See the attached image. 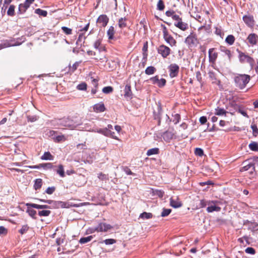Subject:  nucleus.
<instances>
[{
	"mask_svg": "<svg viewBox=\"0 0 258 258\" xmlns=\"http://www.w3.org/2000/svg\"><path fill=\"white\" fill-rule=\"evenodd\" d=\"M26 167L30 169H40V168H43L45 169H48L52 168V164L51 163H41L37 165L27 166Z\"/></svg>",
	"mask_w": 258,
	"mask_h": 258,
	"instance_id": "obj_11",
	"label": "nucleus"
},
{
	"mask_svg": "<svg viewBox=\"0 0 258 258\" xmlns=\"http://www.w3.org/2000/svg\"><path fill=\"white\" fill-rule=\"evenodd\" d=\"M64 239H65L64 237H63V238L60 237V238H56V243L57 245H60V244L63 243L64 242Z\"/></svg>",
	"mask_w": 258,
	"mask_h": 258,
	"instance_id": "obj_61",
	"label": "nucleus"
},
{
	"mask_svg": "<svg viewBox=\"0 0 258 258\" xmlns=\"http://www.w3.org/2000/svg\"><path fill=\"white\" fill-rule=\"evenodd\" d=\"M248 43L250 45L253 46L256 44L258 41V37L255 33H250L247 38Z\"/></svg>",
	"mask_w": 258,
	"mask_h": 258,
	"instance_id": "obj_14",
	"label": "nucleus"
},
{
	"mask_svg": "<svg viewBox=\"0 0 258 258\" xmlns=\"http://www.w3.org/2000/svg\"><path fill=\"white\" fill-rule=\"evenodd\" d=\"M226 113H227V111L223 108H221L218 107L215 110V114L216 115H219V116L223 115H226Z\"/></svg>",
	"mask_w": 258,
	"mask_h": 258,
	"instance_id": "obj_30",
	"label": "nucleus"
},
{
	"mask_svg": "<svg viewBox=\"0 0 258 258\" xmlns=\"http://www.w3.org/2000/svg\"><path fill=\"white\" fill-rule=\"evenodd\" d=\"M37 117L36 115L33 116H27V119L28 121L34 122L37 120Z\"/></svg>",
	"mask_w": 258,
	"mask_h": 258,
	"instance_id": "obj_59",
	"label": "nucleus"
},
{
	"mask_svg": "<svg viewBox=\"0 0 258 258\" xmlns=\"http://www.w3.org/2000/svg\"><path fill=\"white\" fill-rule=\"evenodd\" d=\"M140 217L143 219H150L152 217V214L151 213L143 212L141 214Z\"/></svg>",
	"mask_w": 258,
	"mask_h": 258,
	"instance_id": "obj_37",
	"label": "nucleus"
},
{
	"mask_svg": "<svg viewBox=\"0 0 258 258\" xmlns=\"http://www.w3.org/2000/svg\"><path fill=\"white\" fill-rule=\"evenodd\" d=\"M158 52L164 58H166L170 53V49L165 45H161L158 49Z\"/></svg>",
	"mask_w": 258,
	"mask_h": 258,
	"instance_id": "obj_9",
	"label": "nucleus"
},
{
	"mask_svg": "<svg viewBox=\"0 0 258 258\" xmlns=\"http://www.w3.org/2000/svg\"><path fill=\"white\" fill-rule=\"evenodd\" d=\"M170 205L174 208H177L182 206L181 202L177 197H171L170 199Z\"/></svg>",
	"mask_w": 258,
	"mask_h": 258,
	"instance_id": "obj_15",
	"label": "nucleus"
},
{
	"mask_svg": "<svg viewBox=\"0 0 258 258\" xmlns=\"http://www.w3.org/2000/svg\"><path fill=\"white\" fill-rule=\"evenodd\" d=\"M21 43H22L21 42H18V41L16 42V43H13L12 41L9 42L8 41H6L2 42L0 44V45L1 46V48H3L10 47L11 46L19 45H20L21 44Z\"/></svg>",
	"mask_w": 258,
	"mask_h": 258,
	"instance_id": "obj_18",
	"label": "nucleus"
},
{
	"mask_svg": "<svg viewBox=\"0 0 258 258\" xmlns=\"http://www.w3.org/2000/svg\"><path fill=\"white\" fill-rule=\"evenodd\" d=\"M174 25L182 31L185 30L187 27V24L182 22L181 18H180L179 20H177L176 22H175Z\"/></svg>",
	"mask_w": 258,
	"mask_h": 258,
	"instance_id": "obj_20",
	"label": "nucleus"
},
{
	"mask_svg": "<svg viewBox=\"0 0 258 258\" xmlns=\"http://www.w3.org/2000/svg\"><path fill=\"white\" fill-rule=\"evenodd\" d=\"M164 140L166 142H169L172 139L175 138V135L172 131H167L162 135Z\"/></svg>",
	"mask_w": 258,
	"mask_h": 258,
	"instance_id": "obj_12",
	"label": "nucleus"
},
{
	"mask_svg": "<svg viewBox=\"0 0 258 258\" xmlns=\"http://www.w3.org/2000/svg\"><path fill=\"white\" fill-rule=\"evenodd\" d=\"M159 77L156 76L155 77L151 78L149 80H147V82H150L153 84L157 85L158 82Z\"/></svg>",
	"mask_w": 258,
	"mask_h": 258,
	"instance_id": "obj_40",
	"label": "nucleus"
},
{
	"mask_svg": "<svg viewBox=\"0 0 258 258\" xmlns=\"http://www.w3.org/2000/svg\"><path fill=\"white\" fill-rule=\"evenodd\" d=\"M246 253L251 254H254L255 253V249L250 247H248L246 248L245 250Z\"/></svg>",
	"mask_w": 258,
	"mask_h": 258,
	"instance_id": "obj_53",
	"label": "nucleus"
},
{
	"mask_svg": "<svg viewBox=\"0 0 258 258\" xmlns=\"http://www.w3.org/2000/svg\"><path fill=\"white\" fill-rule=\"evenodd\" d=\"M166 81L165 79H158V83H157V85L159 87H162L163 86H164L166 84Z\"/></svg>",
	"mask_w": 258,
	"mask_h": 258,
	"instance_id": "obj_50",
	"label": "nucleus"
},
{
	"mask_svg": "<svg viewBox=\"0 0 258 258\" xmlns=\"http://www.w3.org/2000/svg\"><path fill=\"white\" fill-rule=\"evenodd\" d=\"M169 76L171 78H174L178 75L179 68V66L175 64L172 63L169 66Z\"/></svg>",
	"mask_w": 258,
	"mask_h": 258,
	"instance_id": "obj_8",
	"label": "nucleus"
},
{
	"mask_svg": "<svg viewBox=\"0 0 258 258\" xmlns=\"http://www.w3.org/2000/svg\"><path fill=\"white\" fill-rule=\"evenodd\" d=\"M108 22V18L105 15H100L97 20V23L99 27H105Z\"/></svg>",
	"mask_w": 258,
	"mask_h": 258,
	"instance_id": "obj_10",
	"label": "nucleus"
},
{
	"mask_svg": "<svg viewBox=\"0 0 258 258\" xmlns=\"http://www.w3.org/2000/svg\"><path fill=\"white\" fill-rule=\"evenodd\" d=\"M221 202L218 201H209L207 211L208 213L220 211L221 209V208L219 206Z\"/></svg>",
	"mask_w": 258,
	"mask_h": 258,
	"instance_id": "obj_5",
	"label": "nucleus"
},
{
	"mask_svg": "<svg viewBox=\"0 0 258 258\" xmlns=\"http://www.w3.org/2000/svg\"><path fill=\"white\" fill-rule=\"evenodd\" d=\"M112 228L113 227L109 224L100 223L95 228V231L97 232H107Z\"/></svg>",
	"mask_w": 258,
	"mask_h": 258,
	"instance_id": "obj_7",
	"label": "nucleus"
},
{
	"mask_svg": "<svg viewBox=\"0 0 258 258\" xmlns=\"http://www.w3.org/2000/svg\"><path fill=\"white\" fill-rule=\"evenodd\" d=\"M166 15L167 17H171L173 20H175L176 21L177 20H179L180 18L178 15H176L175 13L172 10L167 11L166 12Z\"/></svg>",
	"mask_w": 258,
	"mask_h": 258,
	"instance_id": "obj_21",
	"label": "nucleus"
},
{
	"mask_svg": "<svg viewBox=\"0 0 258 258\" xmlns=\"http://www.w3.org/2000/svg\"><path fill=\"white\" fill-rule=\"evenodd\" d=\"M250 76L248 75H238L234 78L235 85L240 89H244L249 82Z\"/></svg>",
	"mask_w": 258,
	"mask_h": 258,
	"instance_id": "obj_2",
	"label": "nucleus"
},
{
	"mask_svg": "<svg viewBox=\"0 0 258 258\" xmlns=\"http://www.w3.org/2000/svg\"><path fill=\"white\" fill-rule=\"evenodd\" d=\"M14 13H15V7L13 5H11L10 6V7L8 10L7 14L9 16H12L14 15Z\"/></svg>",
	"mask_w": 258,
	"mask_h": 258,
	"instance_id": "obj_44",
	"label": "nucleus"
},
{
	"mask_svg": "<svg viewBox=\"0 0 258 258\" xmlns=\"http://www.w3.org/2000/svg\"><path fill=\"white\" fill-rule=\"evenodd\" d=\"M185 43L189 47H192L197 46L198 44V40L195 34L190 33V34L186 38Z\"/></svg>",
	"mask_w": 258,
	"mask_h": 258,
	"instance_id": "obj_6",
	"label": "nucleus"
},
{
	"mask_svg": "<svg viewBox=\"0 0 258 258\" xmlns=\"http://www.w3.org/2000/svg\"><path fill=\"white\" fill-rule=\"evenodd\" d=\"M66 140V138L63 135L54 136V141L55 142L59 143L60 142H63L65 141Z\"/></svg>",
	"mask_w": 258,
	"mask_h": 258,
	"instance_id": "obj_31",
	"label": "nucleus"
},
{
	"mask_svg": "<svg viewBox=\"0 0 258 258\" xmlns=\"http://www.w3.org/2000/svg\"><path fill=\"white\" fill-rule=\"evenodd\" d=\"M157 9L159 11L164 10L165 6L162 0H159L157 3Z\"/></svg>",
	"mask_w": 258,
	"mask_h": 258,
	"instance_id": "obj_42",
	"label": "nucleus"
},
{
	"mask_svg": "<svg viewBox=\"0 0 258 258\" xmlns=\"http://www.w3.org/2000/svg\"><path fill=\"white\" fill-rule=\"evenodd\" d=\"M200 122L202 124H204L206 123L207 121V117L206 116H202L200 118Z\"/></svg>",
	"mask_w": 258,
	"mask_h": 258,
	"instance_id": "obj_64",
	"label": "nucleus"
},
{
	"mask_svg": "<svg viewBox=\"0 0 258 258\" xmlns=\"http://www.w3.org/2000/svg\"><path fill=\"white\" fill-rule=\"evenodd\" d=\"M249 149L253 151H258V144L257 143L253 142L249 145Z\"/></svg>",
	"mask_w": 258,
	"mask_h": 258,
	"instance_id": "obj_33",
	"label": "nucleus"
},
{
	"mask_svg": "<svg viewBox=\"0 0 258 258\" xmlns=\"http://www.w3.org/2000/svg\"><path fill=\"white\" fill-rule=\"evenodd\" d=\"M56 132L53 130H47L46 132V135L49 137H51L54 140V136H55Z\"/></svg>",
	"mask_w": 258,
	"mask_h": 258,
	"instance_id": "obj_48",
	"label": "nucleus"
},
{
	"mask_svg": "<svg viewBox=\"0 0 258 258\" xmlns=\"http://www.w3.org/2000/svg\"><path fill=\"white\" fill-rule=\"evenodd\" d=\"M94 111L96 112H102L105 110V107L103 103L96 104L93 106Z\"/></svg>",
	"mask_w": 258,
	"mask_h": 258,
	"instance_id": "obj_19",
	"label": "nucleus"
},
{
	"mask_svg": "<svg viewBox=\"0 0 258 258\" xmlns=\"http://www.w3.org/2000/svg\"><path fill=\"white\" fill-rule=\"evenodd\" d=\"M218 54L214 51V48L209 50V57L210 62H214L217 58Z\"/></svg>",
	"mask_w": 258,
	"mask_h": 258,
	"instance_id": "obj_17",
	"label": "nucleus"
},
{
	"mask_svg": "<svg viewBox=\"0 0 258 258\" xmlns=\"http://www.w3.org/2000/svg\"><path fill=\"white\" fill-rule=\"evenodd\" d=\"M51 212L49 210H42L38 212V215L39 216L46 217L50 215Z\"/></svg>",
	"mask_w": 258,
	"mask_h": 258,
	"instance_id": "obj_38",
	"label": "nucleus"
},
{
	"mask_svg": "<svg viewBox=\"0 0 258 258\" xmlns=\"http://www.w3.org/2000/svg\"><path fill=\"white\" fill-rule=\"evenodd\" d=\"M239 59L241 62H250L252 60V58L250 56L242 52L239 54Z\"/></svg>",
	"mask_w": 258,
	"mask_h": 258,
	"instance_id": "obj_22",
	"label": "nucleus"
},
{
	"mask_svg": "<svg viewBox=\"0 0 258 258\" xmlns=\"http://www.w3.org/2000/svg\"><path fill=\"white\" fill-rule=\"evenodd\" d=\"M92 239L93 236L92 235L85 237H82L80 239L79 242L81 244H85L90 241Z\"/></svg>",
	"mask_w": 258,
	"mask_h": 258,
	"instance_id": "obj_32",
	"label": "nucleus"
},
{
	"mask_svg": "<svg viewBox=\"0 0 258 258\" xmlns=\"http://www.w3.org/2000/svg\"><path fill=\"white\" fill-rule=\"evenodd\" d=\"M180 119V116L179 114L176 113L173 116V122H174L175 124H177L179 122Z\"/></svg>",
	"mask_w": 258,
	"mask_h": 258,
	"instance_id": "obj_55",
	"label": "nucleus"
},
{
	"mask_svg": "<svg viewBox=\"0 0 258 258\" xmlns=\"http://www.w3.org/2000/svg\"><path fill=\"white\" fill-rule=\"evenodd\" d=\"M171 212V210L170 209H163L161 216L163 217L167 216L170 214Z\"/></svg>",
	"mask_w": 258,
	"mask_h": 258,
	"instance_id": "obj_43",
	"label": "nucleus"
},
{
	"mask_svg": "<svg viewBox=\"0 0 258 258\" xmlns=\"http://www.w3.org/2000/svg\"><path fill=\"white\" fill-rule=\"evenodd\" d=\"M98 177L102 180H105L108 179L107 176L102 173H100L98 174Z\"/></svg>",
	"mask_w": 258,
	"mask_h": 258,
	"instance_id": "obj_60",
	"label": "nucleus"
},
{
	"mask_svg": "<svg viewBox=\"0 0 258 258\" xmlns=\"http://www.w3.org/2000/svg\"><path fill=\"white\" fill-rule=\"evenodd\" d=\"M153 193L155 195H157L160 198L163 197L164 194V191L161 190H155L153 191Z\"/></svg>",
	"mask_w": 258,
	"mask_h": 258,
	"instance_id": "obj_56",
	"label": "nucleus"
},
{
	"mask_svg": "<svg viewBox=\"0 0 258 258\" xmlns=\"http://www.w3.org/2000/svg\"><path fill=\"white\" fill-rule=\"evenodd\" d=\"M251 128L252 130L253 135L256 137L258 135V128L255 124H252L251 125Z\"/></svg>",
	"mask_w": 258,
	"mask_h": 258,
	"instance_id": "obj_45",
	"label": "nucleus"
},
{
	"mask_svg": "<svg viewBox=\"0 0 258 258\" xmlns=\"http://www.w3.org/2000/svg\"><path fill=\"white\" fill-rule=\"evenodd\" d=\"M226 42L229 45L233 44L235 41L234 37L232 35H229L226 38Z\"/></svg>",
	"mask_w": 258,
	"mask_h": 258,
	"instance_id": "obj_34",
	"label": "nucleus"
},
{
	"mask_svg": "<svg viewBox=\"0 0 258 258\" xmlns=\"http://www.w3.org/2000/svg\"><path fill=\"white\" fill-rule=\"evenodd\" d=\"M29 228V227L27 225H25L22 226L19 231L21 234H24L28 230Z\"/></svg>",
	"mask_w": 258,
	"mask_h": 258,
	"instance_id": "obj_47",
	"label": "nucleus"
},
{
	"mask_svg": "<svg viewBox=\"0 0 258 258\" xmlns=\"http://www.w3.org/2000/svg\"><path fill=\"white\" fill-rule=\"evenodd\" d=\"M116 242V240L114 239H107L102 241L100 242V243H104L106 245H111L115 243Z\"/></svg>",
	"mask_w": 258,
	"mask_h": 258,
	"instance_id": "obj_35",
	"label": "nucleus"
},
{
	"mask_svg": "<svg viewBox=\"0 0 258 258\" xmlns=\"http://www.w3.org/2000/svg\"><path fill=\"white\" fill-rule=\"evenodd\" d=\"M41 159L43 160H52L53 159V156L49 152H45L44 154L41 157Z\"/></svg>",
	"mask_w": 258,
	"mask_h": 258,
	"instance_id": "obj_26",
	"label": "nucleus"
},
{
	"mask_svg": "<svg viewBox=\"0 0 258 258\" xmlns=\"http://www.w3.org/2000/svg\"><path fill=\"white\" fill-rule=\"evenodd\" d=\"M56 124L59 127H67L71 130H73L77 127L79 124L80 122L77 121L74 119H71L70 118H63L61 119H57L56 121Z\"/></svg>",
	"mask_w": 258,
	"mask_h": 258,
	"instance_id": "obj_1",
	"label": "nucleus"
},
{
	"mask_svg": "<svg viewBox=\"0 0 258 258\" xmlns=\"http://www.w3.org/2000/svg\"><path fill=\"white\" fill-rule=\"evenodd\" d=\"M26 206L28 207H30L35 208L37 209H41V205H38V204H33V203H28V204H26Z\"/></svg>",
	"mask_w": 258,
	"mask_h": 258,
	"instance_id": "obj_49",
	"label": "nucleus"
},
{
	"mask_svg": "<svg viewBox=\"0 0 258 258\" xmlns=\"http://www.w3.org/2000/svg\"><path fill=\"white\" fill-rule=\"evenodd\" d=\"M55 190L54 187H49L46 190V192L49 195L52 194Z\"/></svg>",
	"mask_w": 258,
	"mask_h": 258,
	"instance_id": "obj_62",
	"label": "nucleus"
},
{
	"mask_svg": "<svg viewBox=\"0 0 258 258\" xmlns=\"http://www.w3.org/2000/svg\"><path fill=\"white\" fill-rule=\"evenodd\" d=\"M124 96L126 98H131L132 96V92L130 85H126L124 88Z\"/></svg>",
	"mask_w": 258,
	"mask_h": 258,
	"instance_id": "obj_24",
	"label": "nucleus"
},
{
	"mask_svg": "<svg viewBox=\"0 0 258 258\" xmlns=\"http://www.w3.org/2000/svg\"><path fill=\"white\" fill-rule=\"evenodd\" d=\"M34 1V0H26L24 4H21L19 5V11L25 12Z\"/></svg>",
	"mask_w": 258,
	"mask_h": 258,
	"instance_id": "obj_16",
	"label": "nucleus"
},
{
	"mask_svg": "<svg viewBox=\"0 0 258 258\" xmlns=\"http://www.w3.org/2000/svg\"><path fill=\"white\" fill-rule=\"evenodd\" d=\"M195 154L199 156H202L204 155V151L201 148H197L195 149Z\"/></svg>",
	"mask_w": 258,
	"mask_h": 258,
	"instance_id": "obj_51",
	"label": "nucleus"
},
{
	"mask_svg": "<svg viewBox=\"0 0 258 258\" xmlns=\"http://www.w3.org/2000/svg\"><path fill=\"white\" fill-rule=\"evenodd\" d=\"M88 131L94 133H98L102 134L105 136L110 137L112 138L113 139L118 140V138L116 136H114V133L111 132L110 130H108V128H93L91 130H88Z\"/></svg>",
	"mask_w": 258,
	"mask_h": 258,
	"instance_id": "obj_4",
	"label": "nucleus"
},
{
	"mask_svg": "<svg viewBox=\"0 0 258 258\" xmlns=\"http://www.w3.org/2000/svg\"><path fill=\"white\" fill-rule=\"evenodd\" d=\"M112 91H113V88L111 86L105 87L102 89L103 92L105 94L110 93L112 92Z\"/></svg>",
	"mask_w": 258,
	"mask_h": 258,
	"instance_id": "obj_46",
	"label": "nucleus"
},
{
	"mask_svg": "<svg viewBox=\"0 0 258 258\" xmlns=\"http://www.w3.org/2000/svg\"><path fill=\"white\" fill-rule=\"evenodd\" d=\"M56 172L62 177H63L65 176L63 167L62 165H59L58 166Z\"/></svg>",
	"mask_w": 258,
	"mask_h": 258,
	"instance_id": "obj_36",
	"label": "nucleus"
},
{
	"mask_svg": "<svg viewBox=\"0 0 258 258\" xmlns=\"http://www.w3.org/2000/svg\"><path fill=\"white\" fill-rule=\"evenodd\" d=\"M42 185V180L40 178H37L35 180L34 188L35 190L40 189Z\"/></svg>",
	"mask_w": 258,
	"mask_h": 258,
	"instance_id": "obj_28",
	"label": "nucleus"
},
{
	"mask_svg": "<svg viewBox=\"0 0 258 258\" xmlns=\"http://www.w3.org/2000/svg\"><path fill=\"white\" fill-rule=\"evenodd\" d=\"M208 204H209V201H206L205 200H202L200 201V203L199 206H200V208H204L206 206H208Z\"/></svg>",
	"mask_w": 258,
	"mask_h": 258,
	"instance_id": "obj_54",
	"label": "nucleus"
},
{
	"mask_svg": "<svg viewBox=\"0 0 258 258\" xmlns=\"http://www.w3.org/2000/svg\"><path fill=\"white\" fill-rule=\"evenodd\" d=\"M27 212L28 213L29 215L31 216L33 219H36L35 216L36 214V211L33 209H28L27 210Z\"/></svg>",
	"mask_w": 258,
	"mask_h": 258,
	"instance_id": "obj_41",
	"label": "nucleus"
},
{
	"mask_svg": "<svg viewBox=\"0 0 258 258\" xmlns=\"http://www.w3.org/2000/svg\"><path fill=\"white\" fill-rule=\"evenodd\" d=\"M77 88L79 90H85L87 89V84L85 83H81L77 86Z\"/></svg>",
	"mask_w": 258,
	"mask_h": 258,
	"instance_id": "obj_52",
	"label": "nucleus"
},
{
	"mask_svg": "<svg viewBox=\"0 0 258 258\" xmlns=\"http://www.w3.org/2000/svg\"><path fill=\"white\" fill-rule=\"evenodd\" d=\"M243 20L248 27H252L254 26V21L252 16L245 15L243 17Z\"/></svg>",
	"mask_w": 258,
	"mask_h": 258,
	"instance_id": "obj_13",
	"label": "nucleus"
},
{
	"mask_svg": "<svg viewBox=\"0 0 258 258\" xmlns=\"http://www.w3.org/2000/svg\"><path fill=\"white\" fill-rule=\"evenodd\" d=\"M245 165L241 169V171H247L250 170V172L255 170L256 167H258V157L254 158V159L250 162L245 161Z\"/></svg>",
	"mask_w": 258,
	"mask_h": 258,
	"instance_id": "obj_3",
	"label": "nucleus"
},
{
	"mask_svg": "<svg viewBox=\"0 0 258 258\" xmlns=\"http://www.w3.org/2000/svg\"><path fill=\"white\" fill-rule=\"evenodd\" d=\"M164 37L170 45H174L175 43V40L169 35V33H164Z\"/></svg>",
	"mask_w": 258,
	"mask_h": 258,
	"instance_id": "obj_25",
	"label": "nucleus"
},
{
	"mask_svg": "<svg viewBox=\"0 0 258 258\" xmlns=\"http://www.w3.org/2000/svg\"><path fill=\"white\" fill-rule=\"evenodd\" d=\"M57 206L58 207H61V208H68L69 207V204L67 203L63 202H58L57 204Z\"/></svg>",
	"mask_w": 258,
	"mask_h": 258,
	"instance_id": "obj_58",
	"label": "nucleus"
},
{
	"mask_svg": "<svg viewBox=\"0 0 258 258\" xmlns=\"http://www.w3.org/2000/svg\"><path fill=\"white\" fill-rule=\"evenodd\" d=\"M7 233V229L4 226H0V234H6Z\"/></svg>",
	"mask_w": 258,
	"mask_h": 258,
	"instance_id": "obj_63",
	"label": "nucleus"
},
{
	"mask_svg": "<svg viewBox=\"0 0 258 258\" xmlns=\"http://www.w3.org/2000/svg\"><path fill=\"white\" fill-rule=\"evenodd\" d=\"M159 152V149L158 148H152L147 151V155L148 156L152 155L158 154Z\"/></svg>",
	"mask_w": 258,
	"mask_h": 258,
	"instance_id": "obj_29",
	"label": "nucleus"
},
{
	"mask_svg": "<svg viewBox=\"0 0 258 258\" xmlns=\"http://www.w3.org/2000/svg\"><path fill=\"white\" fill-rule=\"evenodd\" d=\"M156 69L155 67L153 66H150L146 68L145 70V73L146 74L148 75H153L156 72Z\"/></svg>",
	"mask_w": 258,
	"mask_h": 258,
	"instance_id": "obj_27",
	"label": "nucleus"
},
{
	"mask_svg": "<svg viewBox=\"0 0 258 258\" xmlns=\"http://www.w3.org/2000/svg\"><path fill=\"white\" fill-rule=\"evenodd\" d=\"M94 48L98 49L99 51H105V47L101 44V40L98 39L96 40L94 44Z\"/></svg>",
	"mask_w": 258,
	"mask_h": 258,
	"instance_id": "obj_23",
	"label": "nucleus"
},
{
	"mask_svg": "<svg viewBox=\"0 0 258 258\" xmlns=\"http://www.w3.org/2000/svg\"><path fill=\"white\" fill-rule=\"evenodd\" d=\"M125 21V20L123 19V18H121L120 19H119L118 22V26L120 28H122L125 27L126 24Z\"/></svg>",
	"mask_w": 258,
	"mask_h": 258,
	"instance_id": "obj_57",
	"label": "nucleus"
},
{
	"mask_svg": "<svg viewBox=\"0 0 258 258\" xmlns=\"http://www.w3.org/2000/svg\"><path fill=\"white\" fill-rule=\"evenodd\" d=\"M35 13L39 15H41L44 17H46L47 14V12L46 11L42 10L40 9H37L35 10Z\"/></svg>",
	"mask_w": 258,
	"mask_h": 258,
	"instance_id": "obj_39",
	"label": "nucleus"
}]
</instances>
